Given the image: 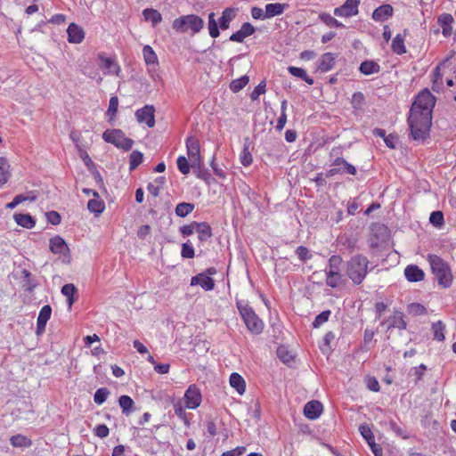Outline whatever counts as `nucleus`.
Instances as JSON below:
<instances>
[{
  "instance_id": "34",
  "label": "nucleus",
  "mask_w": 456,
  "mask_h": 456,
  "mask_svg": "<svg viewBox=\"0 0 456 456\" xmlns=\"http://www.w3.org/2000/svg\"><path fill=\"white\" fill-rule=\"evenodd\" d=\"M142 15L147 21H151L152 26H156L162 20V16L155 9L148 8L142 11Z\"/></svg>"
},
{
  "instance_id": "57",
  "label": "nucleus",
  "mask_w": 456,
  "mask_h": 456,
  "mask_svg": "<svg viewBox=\"0 0 456 456\" xmlns=\"http://www.w3.org/2000/svg\"><path fill=\"white\" fill-rule=\"evenodd\" d=\"M240 160L244 167H248L251 165L253 159L248 147H244L242 152L240 153Z\"/></svg>"
},
{
  "instance_id": "53",
  "label": "nucleus",
  "mask_w": 456,
  "mask_h": 456,
  "mask_svg": "<svg viewBox=\"0 0 456 456\" xmlns=\"http://www.w3.org/2000/svg\"><path fill=\"white\" fill-rule=\"evenodd\" d=\"M359 431L368 444L375 441L374 435L368 426L361 425L359 427Z\"/></svg>"
},
{
  "instance_id": "1",
  "label": "nucleus",
  "mask_w": 456,
  "mask_h": 456,
  "mask_svg": "<svg viewBox=\"0 0 456 456\" xmlns=\"http://www.w3.org/2000/svg\"><path fill=\"white\" fill-rule=\"evenodd\" d=\"M435 104L436 98L428 89L422 90L416 97L408 118L409 126L414 140H423L428 135Z\"/></svg>"
},
{
  "instance_id": "30",
  "label": "nucleus",
  "mask_w": 456,
  "mask_h": 456,
  "mask_svg": "<svg viewBox=\"0 0 456 456\" xmlns=\"http://www.w3.org/2000/svg\"><path fill=\"white\" fill-rule=\"evenodd\" d=\"M359 70L366 76L379 72V65L373 61H365L361 63Z\"/></svg>"
},
{
  "instance_id": "15",
  "label": "nucleus",
  "mask_w": 456,
  "mask_h": 456,
  "mask_svg": "<svg viewBox=\"0 0 456 456\" xmlns=\"http://www.w3.org/2000/svg\"><path fill=\"white\" fill-rule=\"evenodd\" d=\"M336 58V54L332 53H323L318 61L317 69L322 73L331 70L335 65Z\"/></svg>"
},
{
  "instance_id": "29",
  "label": "nucleus",
  "mask_w": 456,
  "mask_h": 456,
  "mask_svg": "<svg viewBox=\"0 0 456 456\" xmlns=\"http://www.w3.org/2000/svg\"><path fill=\"white\" fill-rule=\"evenodd\" d=\"M13 217L18 225L27 229H31L36 224L35 220L28 214H15Z\"/></svg>"
},
{
  "instance_id": "17",
  "label": "nucleus",
  "mask_w": 456,
  "mask_h": 456,
  "mask_svg": "<svg viewBox=\"0 0 456 456\" xmlns=\"http://www.w3.org/2000/svg\"><path fill=\"white\" fill-rule=\"evenodd\" d=\"M404 275L406 280L410 282L421 281L425 278L424 272L415 265H407L404 269Z\"/></svg>"
},
{
  "instance_id": "5",
  "label": "nucleus",
  "mask_w": 456,
  "mask_h": 456,
  "mask_svg": "<svg viewBox=\"0 0 456 456\" xmlns=\"http://www.w3.org/2000/svg\"><path fill=\"white\" fill-rule=\"evenodd\" d=\"M203 26L204 20L195 14L181 16L175 19L172 24L173 28L180 33H184L188 30L198 33L203 28Z\"/></svg>"
},
{
  "instance_id": "12",
  "label": "nucleus",
  "mask_w": 456,
  "mask_h": 456,
  "mask_svg": "<svg viewBox=\"0 0 456 456\" xmlns=\"http://www.w3.org/2000/svg\"><path fill=\"white\" fill-rule=\"evenodd\" d=\"M142 56L146 66L148 67V72H155L159 65V58L150 45H144L142 48Z\"/></svg>"
},
{
  "instance_id": "24",
  "label": "nucleus",
  "mask_w": 456,
  "mask_h": 456,
  "mask_svg": "<svg viewBox=\"0 0 456 456\" xmlns=\"http://www.w3.org/2000/svg\"><path fill=\"white\" fill-rule=\"evenodd\" d=\"M343 260L340 256L333 255L330 257L325 273H340Z\"/></svg>"
},
{
  "instance_id": "56",
  "label": "nucleus",
  "mask_w": 456,
  "mask_h": 456,
  "mask_svg": "<svg viewBox=\"0 0 456 456\" xmlns=\"http://www.w3.org/2000/svg\"><path fill=\"white\" fill-rule=\"evenodd\" d=\"M118 99L117 96H112L110 99L109 108L107 110V115L112 118L118 111Z\"/></svg>"
},
{
  "instance_id": "60",
  "label": "nucleus",
  "mask_w": 456,
  "mask_h": 456,
  "mask_svg": "<svg viewBox=\"0 0 456 456\" xmlns=\"http://www.w3.org/2000/svg\"><path fill=\"white\" fill-rule=\"evenodd\" d=\"M198 222H192L190 224L183 225L180 228V232L183 236H190L196 232V225Z\"/></svg>"
},
{
  "instance_id": "10",
  "label": "nucleus",
  "mask_w": 456,
  "mask_h": 456,
  "mask_svg": "<svg viewBox=\"0 0 456 456\" xmlns=\"http://www.w3.org/2000/svg\"><path fill=\"white\" fill-rule=\"evenodd\" d=\"M99 60L101 61L100 66L106 75L120 76L121 68L115 59L107 57L103 53H100Z\"/></svg>"
},
{
  "instance_id": "42",
  "label": "nucleus",
  "mask_w": 456,
  "mask_h": 456,
  "mask_svg": "<svg viewBox=\"0 0 456 456\" xmlns=\"http://www.w3.org/2000/svg\"><path fill=\"white\" fill-rule=\"evenodd\" d=\"M143 159V155L138 151H134L129 156V169L130 171L134 170Z\"/></svg>"
},
{
  "instance_id": "58",
  "label": "nucleus",
  "mask_w": 456,
  "mask_h": 456,
  "mask_svg": "<svg viewBox=\"0 0 456 456\" xmlns=\"http://www.w3.org/2000/svg\"><path fill=\"white\" fill-rule=\"evenodd\" d=\"M181 255L184 258H192L194 257V248L191 244H189L187 242L183 243L182 245V251Z\"/></svg>"
},
{
  "instance_id": "62",
  "label": "nucleus",
  "mask_w": 456,
  "mask_h": 456,
  "mask_svg": "<svg viewBox=\"0 0 456 456\" xmlns=\"http://www.w3.org/2000/svg\"><path fill=\"white\" fill-rule=\"evenodd\" d=\"M94 435L97 436L98 437L104 438L109 436L110 430L106 425L101 424L94 428Z\"/></svg>"
},
{
  "instance_id": "49",
  "label": "nucleus",
  "mask_w": 456,
  "mask_h": 456,
  "mask_svg": "<svg viewBox=\"0 0 456 456\" xmlns=\"http://www.w3.org/2000/svg\"><path fill=\"white\" fill-rule=\"evenodd\" d=\"M174 411H175V414L180 419H182L186 426H189L190 422H189V419L187 417V413L185 412L183 407L182 406V404L180 403H174Z\"/></svg>"
},
{
  "instance_id": "50",
  "label": "nucleus",
  "mask_w": 456,
  "mask_h": 456,
  "mask_svg": "<svg viewBox=\"0 0 456 456\" xmlns=\"http://www.w3.org/2000/svg\"><path fill=\"white\" fill-rule=\"evenodd\" d=\"M51 314H52L51 306L48 305H45L41 308L37 321L39 322L47 323V322L49 321V319L51 317Z\"/></svg>"
},
{
  "instance_id": "41",
  "label": "nucleus",
  "mask_w": 456,
  "mask_h": 456,
  "mask_svg": "<svg viewBox=\"0 0 456 456\" xmlns=\"http://www.w3.org/2000/svg\"><path fill=\"white\" fill-rule=\"evenodd\" d=\"M432 89L440 92L443 89L442 74L440 72V65H438L433 72Z\"/></svg>"
},
{
  "instance_id": "21",
  "label": "nucleus",
  "mask_w": 456,
  "mask_h": 456,
  "mask_svg": "<svg viewBox=\"0 0 456 456\" xmlns=\"http://www.w3.org/2000/svg\"><path fill=\"white\" fill-rule=\"evenodd\" d=\"M393 7L390 4H383L374 10L372 19L376 21H385L393 15Z\"/></svg>"
},
{
  "instance_id": "31",
  "label": "nucleus",
  "mask_w": 456,
  "mask_h": 456,
  "mask_svg": "<svg viewBox=\"0 0 456 456\" xmlns=\"http://www.w3.org/2000/svg\"><path fill=\"white\" fill-rule=\"evenodd\" d=\"M285 8H286V4H280V3L267 4L265 5V10L267 19L282 14Z\"/></svg>"
},
{
  "instance_id": "18",
  "label": "nucleus",
  "mask_w": 456,
  "mask_h": 456,
  "mask_svg": "<svg viewBox=\"0 0 456 456\" xmlns=\"http://www.w3.org/2000/svg\"><path fill=\"white\" fill-rule=\"evenodd\" d=\"M68 40L72 44H79L85 37L84 30L75 23H71L67 29Z\"/></svg>"
},
{
  "instance_id": "39",
  "label": "nucleus",
  "mask_w": 456,
  "mask_h": 456,
  "mask_svg": "<svg viewBox=\"0 0 456 456\" xmlns=\"http://www.w3.org/2000/svg\"><path fill=\"white\" fill-rule=\"evenodd\" d=\"M249 82V77L245 75L237 79H233L230 84V89L233 93H238L243 89Z\"/></svg>"
},
{
  "instance_id": "46",
  "label": "nucleus",
  "mask_w": 456,
  "mask_h": 456,
  "mask_svg": "<svg viewBox=\"0 0 456 456\" xmlns=\"http://www.w3.org/2000/svg\"><path fill=\"white\" fill-rule=\"evenodd\" d=\"M320 19L322 22H324L330 28H340L343 27V24L338 21L337 19L332 17L328 13H322L320 15Z\"/></svg>"
},
{
  "instance_id": "38",
  "label": "nucleus",
  "mask_w": 456,
  "mask_h": 456,
  "mask_svg": "<svg viewBox=\"0 0 456 456\" xmlns=\"http://www.w3.org/2000/svg\"><path fill=\"white\" fill-rule=\"evenodd\" d=\"M288 70L292 76L302 78L308 85L314 84V79L307 76L306 71L304 69L290 66L288 68Z\"/></svg>"
},
{
  "instance_id": "23",
  "label": "nucleus",
  "mask_w": 456,
  "mask_h": 456,
  "mask_svg": "<svg viewBox=\"0 0 456 456\" xmlns=\"http://www.w3.org/2000/svg\"><path fill=\"white\" fill-rule=\"evenodd\" d=\"M230 385L233 387L239 395H242L246 391V383L244 379L236 372H233L230 376Z\"/></svg>"
},
{
  "instance_id": "13",
  "label": "nucleus",
  "mask_w": 456,
  "mask_h": 456,
  "mask_svg": "<svg viewBox=\"0 0 456 456\" xmlns=\"http://www.w3.org/2000/svg\"><path fill=\"white\" fill-rule=\"evenodd\" d=\"M255 30L256 29L252 24L245 22L238 31L231 35L230 40L232 42L242 43L246 37L253 35Z\"/></svg>"
},
{
  "instance_id": "6",
  "label": "nucleus",
  "mask_w": 456,
  "mask_h": 456,
  "mask_svg": "<svg viewBox=\"0 0 456 456\" xmlns=\"http://www.w3.org/2000/svg\"><path fill=\"white\" fill-rule=\"evenodd\" d=\"M102 138L105 142L112 143L124 151L130 150L134 144V141L126 137L125 134L119 129L106 130Z\"/></svg>"
},
{
  "instance_id": "47",
  "label": "nucleus",
  "mask_w": 456,
  "mask_h": 456,
  "mask_svg": "<svg viewBox=\"0 0 456 456\" xmlns=\"http://www.w3.org/2000/svg\"><path fill=\"white\" fill-rule=\"evenodd\" d=\"M342 281L341 273H328L326 274V284L330 288L338 287Z\"/></svg>"
},
{
  "instance_id": "43",
  "label": "nucleus",
  "mask_w": 456,
  "mask_h": 456,
  "mask_svg": "<svg viewBox=\"0 0 456 456\" xmlns=\"http://www.w3.org/2000/svg\"><path fill=\"white\" fill-rule=\"evenodd\" d=\"M110 395V390L106 387H101L96 390L94 395V401L96 404H102Z\"/></svg>"
},
{
  "instance_id": "22",
  "label": "nucleus",
  "mask_w": 456,
  "mask_h": 456,
  "mask_svg": "<svg viewBox=\"0 0 456 456\" xmlns=\"http://www.w3.org/2000/svg\"><path fill=\"white\" fill-rule=\"evenodd\" d=\"M387 329L397 328L399 330L406 329V322L403 319V314L402 312L395 311L393 315H391L387 320Z\"/></svg>"
},
{
  "instance_id": "35",
  "label": "nucleus",
  "mask_w": 456,
  "mask_h": 456,
  "mask_svg": "<svg viewBox=\"0 0 456 456\" xmlns=\"http://www.w3.org/2000/svg\"><path fill=\"white\" fill-rule=\"evenodd\" d=\"M9 163L5 158L0 157V187H2L10 178Z\"/></svg>"
},
{
  "instance_id": "45",
  "label": "nucleus",
  "mask_w": 456,
  "mask_h": 456,
  "mask_svg": "<svg viewBox=\"0 0 456 456\" xmlns=\"http://www.w3.org/2000/svg\"><path fill=\"white\" fill-rule=\"evenodd\" d=\"M177 168L183 175H188L191 170V162L184 156H179L177 158Z\"/></svg>"
},
{
  "instance_id": "37",
  "label": "nucleus",
  "mask_w": 456,
  "mask_h": 456,
  "mask_svg": "<svg viewBox=\"0 0 456 456\" xmlns=\"http://www.w3.org/2000/svg\"><path fill=\"white\" fill-rule=\"evenodd\" d=\"M87 208L90 212L94 213L95 215H100L103 212L105 208L104 202L99 198H94L90 200L87 203Z\"/></svg>"
},
{
  "instance_id": "16",
  "label": "nucleus",
  "mask_w": 456,
  "mask_h": 456,
  "mask_svg": "<svg viewBox=\"0 0 456 456\" xmlns=\"http://www.w3.org/2000/svg\"><path fill=\"white\" fill-rule=\"evenodd\" d=\"M322 411V404L319 401H310L304 407V414L309 419H316Z\"/></svg>"
},
{
  "instance_id": "20",
  "label": "nucleus",
  "mask_w": 456,
  "mask_h": 456,
  "mask_svg": "<svg viewBox=\"0 0 456 456\" xmlns=\"http://www.w3.org/2000/svg\"><path fill=\"white\" fill-rule=\"evenodd\" d=\"M50 250L53 254L66 255L69 252V247L61 237L55 236L50 240Z\"/></svg>"
},
{
  "instance_id": "64",
  "label": "nucleus",
  "mask_w": 456,
  "mask_h": 456,
  "mask_svg": "<svg viewBox=\"0 0 456 456\" xmlns=\"http://www.w3.org/2000/svg\"><path fill=\"white\" fill-rule=\"evenodd\" d=\"M46 218H47V221L53 225L59 224L61 223V216L56 211L47 212Z\"/></svg>"
},
{
  "instance_id": "54",
  "label": "nucleus",
  "mask_w": 456,
  "mask_h": 456,
  "mask_svg": "<svg viewBox=\"0 0 456 456\" xmlns=\"http://www.w3.org/2000/svg\"><path fill=\"white\" fill-rule=\"evenodd\" d=\"M429 222L436 227H441L444 224V215L441 211H434L429 216Z\"/></svg>"
},
{
  "instance_id": "7",
  "label": "nucleus",
  "mask_w": 456,
  "mask_h": 456,
  "mask_svg": "<svg viewBox=\"0 0 456 456\" xmlns=\"http://www.w3.org/2000/svg\"><path fill=\"white\" fill-rule=\"evenodd\" d=\"M188 159L192 168L200 169L201 157L199 140L194 136H189L185 142Z\"/></svg>"
},
{
  "instance_id": "32",
  "label": "nucleus",
  "mask_w": 456,
  "mask_h": 456,
  "mask_svg": "<svg viewBox=\"0 0 456 456\" xmlns=\"http://www.w3.org/2000/svg\"><path fill=\"white\" fill-rule=\"evenodd\" d=\"M10 443L13 447L28 448L31 446V440L23 435H15L10 438Z\"/></svg>"
},
{
  "instance_id": "48",
  "label": "nucleus",
  "mask_w": 456,
  "mask_h": 456,
  "mask_svg": "<svg viewBox=\"0 0 456 456\" xmlns=\"http://www.w3.org/2000/svg\"><path fill=\"white\" fill-rule=\"evenodd\" d=\"M22 276H23V288H25L26 290L31 291L34 288H36L37 284L35 281L31 278V273L28 270L22 271Z\"/></svg>"
},
{
  "instance_id": "26",
  "label": "nucleus",
  "mask_w": 456,
  "mask_h": 456,
  "mask_svg": "<svg viewBox=\"0 0 456 456\" xmlns=\"http://www.w3.org/2000/svg\"><path fill=\"white\" fill-rule=\"evenodd\" d=\"M77 292V288L72 283L65 284L61 288V294L67 297L68 308L70 311L73 304L75 303V294Z\"/></svg>"
},
{
  "instance_id": "44",
  "label": "nucleus",
  "mask_w": 456,
  "mask_h": 456,
  "mask_svg": "<svg viewBox=\"0 0 456 456\" xmlns=\"http://www.w3.org/2000/svg\"><path fill=\"white\" fill-rule=\"evenodd\" d=\"M444 328H445V326L441 321H438V322L433 323L432 330L434 333L435 339H436L438 341H443L444 339Z\"/></svg>"
},
{
  "instance_id": "61",
  "label": "nucleus",
  "mask_w": 456,
  "mask_h": 456,
  "mask_svg": "<svg viewBox=\"0 0 456 456\" xmlns=\"http://www.w3.org/2000/svg\"><path fill=\"white\" fill-rule=\"evenodd\" d=\"M296 253L301 261H306V260L310 259L312 256L308 248L304 246H299L297 248Z\"/></svg>"
},
{
  "instance_id": "51",
  "label": "nucleus",
  "mask_w": 456,
  "mask_h": 456,
  "mask_svg": "<svg viewBox=\"0 0 456 456\" xmlns=\"http://www.w3.org/2000/svg\"><path fill=\"white\" fill-rule=\"evenodd\" d=\"M277 355L283 362L288 363L293 359V354L285 346H279Z\"/></svg>"
},
{
  "instance_id": "36",
  "label": "nucleus",
  "mask_w": 456,
  "mask_h": 456,
  "mask_svg": "<svg viewBox=\"0 0 456 456\" xmlns=\"http://www.w3.org/2000/svg\"><path fill=\"white\" fill-rule=\"evenodd\" d=\"M118 403L125 415L128 416L133 411L134 403L130 396L121 395L118 399Z\"/></svg>"
},
{
  "instance_id": "28",
  "label": "nucleus",
  "mask_w": 456,
  "mask_h": 456,
  "mask_svg": "<svg viewBox=\"0 0 456 456\" xmlns=\"http://www.w3.org/2000/svg\"><path fill=\"white\" fill-rule=\"evenodd\" d=\"M404 39H405V33L403 35V34H397L393 41H392V45H391V47H392V51L398 54V55H402L403 53H406V47L404 45Z\"/></svg>"
},
{
  "instance_id": "4",
  "label": "nucleus",
  "mask_w": 456,
  "mask_h": 456,
  "mask_svg": "<svg viewBox=\"0 0 456 456\" xmlns=\"http://www.w3.org/2000/svg\"><path fill=\"white\" fill-rule=\"evenodd\" d=\"M237 308L247 329L253 334H260L264 330V322L257 317L254 310L241 301L237 302Z\"/></svg>"
},
{
  "instance_id": "19",
  "label": "nucleus",
  "mask_w": 456,
  "mask_h": 456,
  "mask_svg": "<svg viewBox=\"0 0 456 456\" xmlns=\"http://www.w3.org/2000/svg\"><path fill=\"white\" fill-rule=\"evenodd\" d=\"M191 285H200L202 289L207 291L212 290L215 287V282L212 278L209 276L204 275L202 273L193 276L191 280Z\"/></svg>"
},
{
  "instance_id": "40",
  "label": "nucleus",
  "mask_w": 456,
  "mask_h": 456,
  "mask_svg": "<svg viewBox=\"0 0 456 456\" xmlns=\"http://www.w3.org/2000/svg\"><path fill=\"white\" fill-rule=\"evenodd\" d=\"M194 209V205L192 203L182 202L176 205L175 207V214L180 217H185L189 214H191Z\"/></svg>"
},
{
  "instance_id": "8",
  "label": "nucleus",
  "mask_w": 456,
  "mask_h": 456,
  "mask_svg": "<svg viewBox=\"0 0 456 456\" xmlns=\"http://www.w3.org/2000/svg\"><path fill=\"white\" fill-rule=\"evenodd\" d=\"M184 406L187 409L198 408L202 401L200 388L196 385H190L183 395Z\"/></svg>"
},
{
  "instance_id": "27",
  "label": "nucleus",
  "mask_w": 456,
  "mask_h": 456,
  "mask_svg": "<svg viewBox=\"0 0 456 456\" xmlns=\"http://www.w3.org/2000/svg\"><path fill=\"white\" fill-rule=\"evenodd\" d=\"M453 21V18L451 14L444 13L438 18V23L443 29V35L444 37H448L451 35L452 28V23Z\"/></svg>"
},
{
  "instance_id": "14",
  "label": "nucleus",
  "mask_w": 456,
  "mask_h": 456,
  "mask_svg": "<svg viewBox=\"0 0 456 456\" xmlns=\"http://www.w3.org/2000/svg\"><path fill=\"white\" fill-rule=\"evenodd\" d=\"M334 166H338V167H334L330 170V175H336L346 172L350 175H355L356 174V168L350 163H348L346 159L343 158H337L334 162Z\"/></svg>"
},
{
  "instance_id": "52",
  "label": "nucleus",
  "mask_w": 456,
  "mask_h": 456,
  "mask_svg": "<svg viewBox=\"0 0 456 456\" xmlns=\"http://www.w3.org/2000/svg\"><path fill=\"white\" fill-rule=\"evenodd\" d=\"M408 312L412 315H423L427 313V310L421 304L411 303L408 305Z\"/></svg>"
},
{
  "instance_id": "2",
  "label": "nucleus",
  "mask_w": 456,
  "mask_h": 456,
  "mask_svg": "<svg viewBox=\"0 0 456 456\" xmlns=\"http://www.w3.org/2000/svg\"><path fill=\"white\" fill-rule=\"evenodd\" d=\"M369 260L363 255H355L346 263V275L355 285H360L368 273Z\"/></svg>"
},
{
  "instance_id": "11",
  "label": "nucleus",
  "mask_w": 456,
  "mask_h": 456,
  "mask_svg": "<svg viewBox=\"0 0 456 456\" xmlns=\"http://www.w3.org/2000/svg\"><path fill=\"white\" fill-rule=\"evenodd\" d=\"M360 0H346L345 4L335 8L334 14L338 17H351L358 13Z\"/></svg>"
},
{
  "instance_id": "33",
  "label": "nucleus",
  "mask_w": 456,
  "mask_h": 456,
  "mask_svg": "<svg viewBox=\"0 0 456 456\" xmlns=\"http://www.w3.org/2000/svg\"><path fill=\"white\" fill-rule=\"evenodd\" d=\"M235 12L233 9L226 8L219 19L218 24L222 29H227L230 22L234 19Z\"/></svg>"
},
{
  "instance_id": "9",
  "label": "nucleus",
  "mask_w": 456,
  "mask_h": 456,
  "mask_svg": "<svg viewBox=\"0 0 456 456\" xmlns=\"http://www.w3.org/2000/svg\"><path fill=\"white\" fill-rule=\"evenodd\" d=\"M155 109L152 105H145L135 111V118L139 123H145L148 127L155 125Z\"/></svg>"
},
{
  "instance_id": "55",
  "label": "nucleus",
  "mask_w": 456,
  "mask_h": 456,
  "mask_svg": "<svg viewBox=\"0 0 456 456\" xmlns=\"http://www.w3.org/2000/svg\"><path fill=\"white\" fill-rule=\"evenodd\" d=\"M330 314L331 313L329 310L322 312L315 317L314 321L313 322V326L314 328H319L329 320Z\"/></svg>"
},
{
  "instance_id": "3",
  "label": "nucleus",
  "mask_w": 456,
  "mask_h": 456,
  "mask_svg": "<svg viewBox=\"0 0 456 456\" xmlns=\"http://www.w3.org/2000/svg\"><path fill=\"white\" fill-rule=\"evenodd\" d=\"M428 261L439 285L449 288L452 283V274L449 265L436 255H429Z\"/></svg>"
},
{
  "instance_id": "25",
  "label": "nucleus",
  "mask_w": 456,
  "mask_h": 456,
  "mask_svg": "<svg viewBox=\"0 0 456 456\" xmlns=\"http://www.w3.org/2000/svg\"><path fill=\"white\" fill-rule=\"evenodd\" d=\"M196 232L198 233V239L200 242H205L212 237V229L210 225L205 222L197 224Z\"/></svg>"
},
{
  "instance_id": "59",
  "label": "nucleus",
  "mask_w": 456,
  "mask_h": 456,
  "mask_svg": "<svg viewBox=\"0 0 456 456\" xmlns=\"http://www.w3.org/2000/svg\"><path fill=\"white\" fill-rule=\"evenodd\" d=\"M265 93V83L261 82L255 87V89L253 90V92L250 94V98L252 101H256L258 99V97L261 94H263Z\"/></svg>"
},
{
  "instance_id": "63",
  "label": "nucleus",
  "mask_w": 456,
  "mask_h": 456,
  "mask_svg": "<svg viewBox=\"0 0 456 456\" xmlns=\"http://www.w3.org/2000/svg\"><path fill=\"white\" fill-rule=\"evenodd\" d=\"M364 96L362 93H354L352 96V104L354 108L360 109L363 103Z\"/></svg>"
}]
</instances>
